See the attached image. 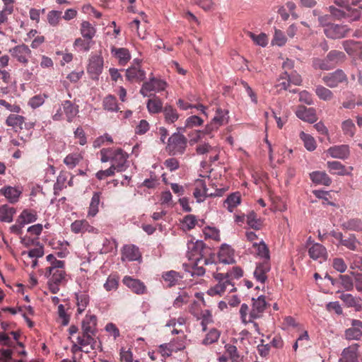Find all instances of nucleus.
<instances>
[{"label": "nucleus", "mask_w": 362, "mask_h": 362, "mask_svg": "<svg viewBox=\"0 0 362 362\" xmlns=\"http://www.w3.org/2000/svg\"><path fill=\"white\" fill-rule=\"evenodd\" d=\"M102 163L110 161L117 172L124 171L127 168L128 154L120 148H103L100 151Z\"/></svg>", "instance_id": "obj_1"}, {"label": "nucleus", "mask_w": 362, "mask_h": 362, "mask_svg": "<svg viewBox=\"0 0 362 362\" xmlns=\"http://www.w3.org/2000/svg\"><path fill=\"white\" fill-rule=\"evenodd\" d=\"M202 246L203 243L202 242L188 244V250H189L188 252V257L189 259H193L195 261L190 270H188L192 276H203L205 274V269L203 267V265L209 264V259L202 257Z\"/></svg>", "instance_id": "obj_2"}, {"label": "nucleus", "mask_w": 362, "mask_h": 362, "mask_svg": "<svg viewBox=\"0 0 362 362\" xmlns=\"http://www.w3.org/2000/svg\"><path fill=\"white\" fill-rule=\"evenodd\" d=\"M66 276L65 266L54 269H45V276L48 279L47 284L52 293H58L59 286L67 281Z\"/></svg>", "instance_id": "obj_3"}, {"label": "nucleus", "mask_w": 362, "mask_h": 362, "mask_svg": "<svg viewBox=\"0 0 362 362\" xmlns=\"http://www.w3.org/2000/svg\"><path fill=\"white\" fill-rule=\"evenodd\" d=\"M345 55L342 52L332 50L325 59H315L313 66L315 69L329 70L333 69L337 64L342 61Z\"/></svg>", "instance_id": "obj_4"}, {"label": "nucleus", "mask_w": 362, "mask_h": 362, "mask_svg": "<svg viewBox=\"0 0 362 362\" xmlns=\"http://www.w3.org/2000/svg\"><path fill=\"white\" fill-rule=\"evenodd\" d=\"M214 277L218 283L214 287H211L208 290L207 293L209 296H214L216 295H221L226 291L231 293L236 290L234 284L230 282V279L226 276L224 274L216 273L214 274Z\"/></svg>", "instance_id": "obj_5"}, {"label": "nucleus", "mask_w": 362, "mask_h": 362, "mask_svg": "<svg viewBox=\"0 0 362 362\" xmlns=\"http://www.w3.org/2000/svg\"><path fill=\"white\" fill-rule=\"evenodd\" d=\"M187 140L184 135L174 133L168 138L165 150L170 155L182 154L187 147Z\"/></svg>", "instance_id": "obj_6"}, {"label": "nucleus", "mask_w": 362, "mask_h": 362, "mask_svg": "<svg viewBox=\"0 0 362 362\" xmlns=\"http://www.w3.org/2000/svg\"><path fill=\"white\" fill-rule=\"evenodd\" d=\"M228 110L218 107L215 110V116L210 123L206 126L202 133L204 134H211L213 132L217 131L220 127L226 124L228 122Z\"/></svg>", "instance_id": "obj_7"}, {"label": "nucleus", "mask_w": 362, "mask_h": 362, "mask_svg": "<svg viewBox=\"0 0 362 362\" xmlns=\"http://www.w3.org/2000/svg\"><path fill=\"white\" fill-rule=\"evenodd\" d=\"M167 86L164 80L151 76L148 81L144 82L139 92L144 97H149L151 95V92L163 91Z\"/></svg>", "instance_id": "obj_8"}, {"label": "nucleus", "mask_w": 362, "mask_h": 362, "mask_svg": "<svg viewBox=\"0 0 362 362\" xmlns=\"http://www.w3.org/2000/svg\"><path fill=\"white\" fill-rule=\"evenodd\" d=\"M11 57L23 66H27L32 52L28 45L21 44L9 49Z\"/></svg>", "instance_id": "obj_9"}, {"label": "nucleus", "mask_w": 362, "mask_h": 362, "mask_svg": "<svg viewBox=\"0 0 362 362\" xmlns=\"http://www.w3.org/2000/svg\"><path fill=\"white\" fill-rule=\"evenodd\" d=\"M347 81L345 73L341 69H337L322 77V81L329 88H335L341 83Z\"/></svg>", "instance_id": "obj_10"}, {"label": "nucleus", "mask_w": 362, "mask_h": 362, "mask_svg": "<svg viewBox=\"0 0 362 362\" xmlns=\"http://www.w3.org/2000/svg\"><path fill=\"white\" fill-rule=\"evenodd\" d=\"M349 29L346 25L338 24H329L325 28L324 32L327 37L338 39L344 37Z\"/></svg>", "instance_id": "obj_11"}, {"label": "nucleus", "mask_w": 362, "mask_h": 362, "mask_svg": "<svg viewBox=\"0 0 362 362\" xmlns=\"http://www.w3.org/2000/svg\"><path fill=\"white\" fill-rule=\"evenodd\" d=\"M122 283L128 287L133 293L137 295H142L146 292V286L141 280L134 279L129 276H124Z\"/></svg>", "instance_id": "obj_12"}, {"label": "nucleus", "mask_w": 362, "mask_h": 362, "mask_svg": "<svg viewBox=\"0 0 362 362\" xmlns=\"http://www.w3.org/2000/svg\"><path fill=\"white\" fill-rule=\"evenodd\" d=\"M94 335L95 334H89V333L86 334V333L82 332L81 334H80L77 337V343L80 346H78L77 344H75L74 346V349L83 351L86 352L89 351L88 349L83 350V349L87 346H90L91 349H95L96 341L93 337Z\"/></svg>", "instance_id": "obj_13"}, {"label": "nucleus", "mask_w": 362, "mask_h": 362, "mask_svg": "<svg viewBox=\"0 0 362 362\" xmlns=\"http://www.w3.org/2000/svg\"><path fill=\"white\" fill-rule=\"evenodd\" d=\"M252 309L250 310V319L254 320L260 318L267 308V302L265 297L263 296H259L257 299L252 298Z\"/></svg>", "instance_id": "obj_14"}, {"label": "nucleus", "mask_w": 362, "mask_h": 362, "mask_svg": "<svg viewBox=\"0 0 362 362\" xmlns=\"http://www.w3.org/2000/svg\"><path fill=\"white\" fill-rule=\"evenodd\" d=\"M296 116L304 122L314 123L317 120L316 111L314 108H308L303 105H298L296 110Z\"/></svg>", "instance_id": "obj_15"}, {"label": "nucleus", "mask_w": 362, "mask_h": 362, "mask_svg": "<svg viewBox=\"0 0 362 362\" xmlns=\"http://www.w3.org/2000/svg\"><path fill=\"white\" fill-rule=\"evenodd\" d=\"M71 230L74 233H98V230L90 225L87 220H76L71 225Z\"/></svg>", "instance_id": "obj_16"}, {"label": "nucleus", "mask_w": 362, "mask_h": 362, "mask_svg": "<svg viewBox=\"0 0 362 362\" xmlns=\"http://www.w3.org/2000/svg\"><path fill=\"white\" fill-rule=\"evenodd\" d=\"M270 269V261L268 259H263L262 262H259L257 264L254 272V276L257 281L264 284L267 279V273Z\"/></svg>", "instance_id": "obj_17"}, {"label": "nucleus", "mask_w": 362, "mask_h": 362, "mask_svg": "<svg viewBox=\"0 0 362 362\" xmlns=\"http://www.w3.org/2000/svg\"><path fill=\"white\" fill-rule=\"evenodd\" d=\"M308 255L311 259L318 260L320 262L325 261L327 258V249L320 243H313L310 246Z\"/></svg>", "instance_id": "obj_18"}, {"label": "nucleus", "mask_w": 362, "mask_h": 362, "mask_svg": "<svg viewBox=\"0 0 362 362\" xmlns=\"http://www.w3.org/2000/svg\"><path fill=\"white\" fill-rule=\"evenodd\" d=\"M327 153L332 158L346 160L350 156V148L346 144L336 145L329 148Z\"/></svg>", "instance_id": "obj_19"}, {"label": "nucleus", "mask_w": 362, "mask_h": 362, "mask_svg": "<svg viewBox=\"0 0 362 362\" xmlns=\"http://www.w3.org/2000/svg\"><path fill=\"white\" fill-rule=\"evenodd\" d=\"M194 197L197 202H203L206 197L215 195L214 193L209 191L206 188L205 182L203 180H197L195 182V189L193 192Z\"/></svg>", "instance_id": "obj_20"}, {"label": "nucleus", "mask_w": 362, "mask_h": 362, "mask_svg": "<svg viewBox=\"0 0 362 362\" xmlns=\"http://www.w3.org/2000/svg\"><path fill=\"white\" fill-rule=\"evenodd\" d=\"M327 168L329 169V173L332 174H336L338 175H349L351 174V171L354 170L352 166H349V168H346L344 165H343L339 161H328L327 163Z\"/></svg>", "instance_id": "obj_21"}, {"label": "nucleus", "mask_w": 362, "mask_h": 362, "mask_svg": "<svg viewBox=\"0 0 362 362\" xmlns=\"http://www.w3.org/2000/svg\"><path fill=\"white\" fill-rule=\"evenodd\" d=\"M141 257L139 248L134 245H126L122 249V261H136Z\"/></svg>", "instance_id": "obj_22"}, {"label": "nucleus", "mask_w": 362, "mask_h": 362, "mask_svg": "<svg viewBox=\"0 0 362 362\" xmlns=\"http://www.w3.org/2000/svg\"><path fill=\"white\" fill-rule=\"evenodd\" d=\"M103 59L100 56H93L90 59L87 71L92 75V77L98 76L103 71Z\"/></svg>", "instance_id": "obj_23"}, {"label": "nucleus", "mask_w": 362, "mask_h": 362, "mask_svg": "<svg viewBox=\"0 0 362 362\" xmlns=\"http://www.w3.org/2000/svg\"><path fill=\"white\" fill-rule=\"evenodd\" d=\"M339 362H358V345L353 344L345 348L339 358Z\"/></svg>", "instance_id": "obj_24"}, {"label": "nucleus", "mask_w": 362, "mask_h": 362, "mask_svg": "<svg viewBox=\"0 0 362 362\" xmlns=\"http://www.w3.org/2000/svg\"><path fill=\"white\" fill-rule=\"evenodd\" d=\"M126 78L131 82L139 83L146 78V72L140 66H132L126 70Z\"/></svg>", "instance_id": "obj_25"}, {"label": "nucleus", "mask_w": 362, "mask_h": 362, "mask_svg": "<svg viewBox=\"0 0 362 362\" xmlns=\"http://www.w3.org/2000/svg\"><path fill=\"white\" fill-rule=\"evenodd\" d=\"M21 194V189L11 186H6L0 189V194L4 195L11 204L18 202Z\"/></svg>", "instance_id": "obj_26"}, {"label": "nucleus", "mask_w": 362, "mask_h": 362, "mask_svg": "<svg viewBox=\"0 0 362 362\" xmlns=\"http://www.w3.org/2000/svg\"><path fill=\"white\" fill-rule=\"evenodd\" d=\"M112 54L118 60L121 66H124L131 59L129 51L126 48H117L112 47L111 49Z\"/></svg>", "instance_id": "obj_27"}, {"label": "nucleus", "mask_w": 362, "mask_h": 362, "mask_svg": "<svg viewBox=\"0 0 362 362\" xmlns=\"http://www.w3.org/2000/svg\"><path fill=\"white\" fill-rule=\"evenodd\" d=\"M97 318L94 315H86L82 321V332L95 334L96 331Z\"/></svg>", "instance_id": "obj_28"}, {"label": "nucleus", "mask_w": 362, "mask_h": 362, "mask_svg": "<svg viewBox=\"0 0 362 362\" xmlns=\"http://www.w3.org/2000/svg\"><path fill=\"white\" fill-rule=\"evenodd\" d=\"M250 250H251V253L256 254L263 259L269 260L270 259L269 249L263 240H260L259 243H253L252 248H250Z\"/></svg>", "instance_id": "obj_29"}, {"label": "nucleus", "mask_w": 362, "mask_h": 362, "mask_svg": "<svg viewBox=\"0 0 362 362\" xmlns=\"http://www.w3.org/2000/svg\"><path fill=\"white\" fill-rule=\"evenodd\" d=\"M62 107L69 122H72L73 119L78 113V107L77 105H74L70 100L63 101L62 103Z\"/></svg>", "instance_id": "obj_30"}, {"label": "nucleus", "mask_w": 362, "mask_h": 362, "mask_svg": "<svg viewBox=\"0 0 362 362\" xmlns=\"http://www.w3.org/2000/svg\"><path fill=\"white\" fill-rule=\"evenodd\" d=\"M234 250L228 245H223L218 252V259L226 264L233 262Z\"/></svg>", "instance_id": "obj_31"}, {"label": "nucleus", "mask_w": 362, "mask_h": 362, "mask_svg": "<svg viewBox=\"0 0 362 362\" xmlns=\"http://www.w3.org/2000/svg\"><path fill=\"white\" fill-rule=\"evenodd\" d=\"M310 180L317 185L329 186L332 183L331 178L325 172L315 171L310 174Z\"/></svg>", "instance_id": "obj_32"}, {"label": "nucleus", "mask_w": 362, "mask_h": 362, "mask_svg": "<svg viewBox=\"0 0 362 362\" xmlns=\"http://www.w3.org/2000/svg\"><path fill=\"white\" fill-rule=\"evenodd\" d=\"M162 277L166 283L167 286L172 287L179 284L183 278L179 272L174 270L165 272L163 273Z\"/></svg>", "instance_id": "obj_33"}, {"label": "nucleus", "mask_w": 362, "mask_h": 362, "mask_svg": "<svg viewBox=\"0 0 362 362\" xmlns=\"http://www.w3.org/2000/svg\"><path fill=\"white\" fill-rule=\"evenodd\" d=\"M241 203L240 193L237 192L228 196L223 202V206L230 212H233L235 209Z\"/></svg>", "instance_id": "obj_34"}, {"label": "nucleus", "mask_w": 362, "mask_h": 362, "mask_svg": "<svg viewBox=\"0 0 362 362\" xmlns=\"http://www.w3.org/2000/svg\"><path fill=\"white\" fill-rule=\"evenodd\" d=\"M83 155L81 153L75 152L68 154L64 158V163L67 166L69 169H73L75 168L82 160Z\"/></svg>", "instance_id": "obj_35"}, {"label": "nucleus", "mask_w": 362, "mask_h": 362, "mask_svg": "<svg viewBox=\"0 0 362 362\" xmlns=\"http://www.w3.org/2000/svg\"><path fill=\"white\" fill-rule=\"evenodd\" d=\"M16 212V209L8 204L0 206V221L8 223L11 222Z\"/></svg>", "instance_id": "obj_36"}, {"label": "nucleus", "mask_w": 362, "mask_h": 362, "mask_svg": "<svg viewBox=\"0 0 362 362\" xmlns=\"http://www.w3.org/2000/svg\"><path fill=\"white\" fill-rule=\"evenodd\" d=\"M186 338L187 337L185 333H182V335H180L171 340L168 343L170 347V350L173 351L174 352L184 350L186 347Z\"/></svg>", "instance_id": "obj_37"}, {"label": "nucleus", "mask_w": 362, "mask_h": 362, "mask_svg": "<svg viewBox=\"0 0 362 362\" xmlns=\"http://www.w3.org/2000/svg\"><path fill=\"white\" fill-rule=\"evenodd\" d=\"M101 192L93 193L88 207V216L94 217L98 212V206L100 202Z\"/></svg>", "instance_id": "obj_38"}, {"label": "nucleus", "mask_w": 362, "mask_h": 362, "mask_svg": "<svg viewBox=\"0 0 362 362\" xmlns=\"http://www.w3.org/2000/svg\"><path fill=\"white\" fill-rule=\"evenodd\" d=\"M76 299L77 305V313L78 314H81L89 304L90 297L87 293L81 292L76 294Z\"/></svg>", "instance_id": "obj_39"}, {"label": "nucleus", "mask_w": 362, "mask_h": 362, "mask_svg": "<svg viewBox=\"0 0 362 362\" xmlns=\"http://www.w3.org/2000/svg\"><path fill=\"white\" fill-rule=\"evenodd\" d=\"M147 109L151 114L160 112L163 110V101L157 96L154 95L153 98L148 100Z\"/></svg>", "instance_id": "obj_40"}, {"label": "nucleus", "mask_w": 362, "mask_h": 362, "mask_svg": "<svg viewBox=\"0 0 362 362\" xmlns=\"http://www.w3.org/2000/svg\"><path fill=\"white\" fill-rule=\"evenodd\" d=\"M80 32L83 37L93 40L95 35L96 30L88 21H83L81 24Z\"/></svg>", "instance_id": "obj_41"}, {"label": "nucleus", "mask_w": 362, "mask_h": 362, "mask_svg": "<svg viewBox=\"0 0 362 362\" xmlns=\"http://www.w3.org/2000/svg\"><path fill=\"white\" fill-rule=\"evenodd\" d=\"M165 122L173 124L179 118L177 110L171 105H166L163 110Z\"/></svg>", "instance_id": "obj_42"}, {"label": "nucleus", "mask_w": 362, "mask_h": 362, "mask_svg": "<svg viewBox=\"0 0 362 362\" xmlns=\"http://www.w3.org/2000/svg\"><path fill=\"white\" fill-rule=\"evenodd\" d=\"M36 220L37 213L34 210L25 209L21 212L19 216V221L22 225L35 222Z\"/></svg>", "instance_id": "obj_43"}, {"label": "nucleus", "mask_w": 362, "mask_h": 362, "mask_svg": "<svg viewBox=\"0 0 362 362\" xmlns=\"http://www.w3.org/2000/svg\"><path fill=\"white\" fill-rule=\"evenodd\" d=\"M119 276L117 274H111L108 276L103 285L107 291H116L119 287Z\"/></svg>", "instance_id": "obj_44"}, {"label": "nucleus", "mask_w": 362, "mask_h": 362, "mask_svg": "<svg viewBox=\"0 0 362 362\" xmlns=\"http://www.w3.org/2000/svg\"><path fill=\"white\" fill-rule=\"evenodd\" d=\"M103 106L105 110L110 112H117L119 109L116 98L112 95H108L103 99Z\"/></svg>", "instance_id": "obj_45"}, {"label": "nucleus", "mask_w": 362, "mask_h": 362, "mask_svg": "<svg viewBox=\"0 0 362 362\" xmlns=\"http://www.w3.org/2000/svg\"><path fill=\"white\" fill-rule=\"evenodd\" d=\"M93 43V41L90 39L78 37L74 42V47L77 48L79 51L88 52Z\"/></svg>", "instance_id": "obj_46"}, {"label": "nucleus", "mask_w": 362, "mask_h": 362, "mask_svg": "<svg viewBox=\"0 0 362 362\" xmlns=\"http://www.w3.org/2000/svg\"><path fill=\"white\" fill-rule=\"evenodd\" d=\"M24 117L18 115H10L6 119V124L8 126L13 127L14 129H21L24 123Z\"/></svg>", "instance_id": "obj_47"}, {"label": "nucleus", "mask_w": 362, "mask_h": 362, "mask_svg": "<svg viewBox=\"0 0 362 362\" xmlns=\"http://www.w3.org/2000/svg\"><path fill=\"white\" fill-rule=\"evenodd\" d=\"M300 138L303 141L304 146L307 150L312 151L316 148V142L314 138L310 134L301 132L300 133Z\"/></svg>", "instance_id": "obj_48"}, {"label": "nucleus", "mask_w": 362, "mask_h": 362, "mask_svg": "<svg viewBox=\"0 0 362 362\" xmlns=\"http://www.w3.org/2000/svg\"><path fill=\"white\" fill-rule=\"evenodd\" d=\"M315 93L317 97L323 100H330L333 98V93L328 88L319 85L315 88Z\"/></svg>", "instance_id": "obj_49"}, {"label": "nucleus", "mask_w": 362, "mask_h": 362, "mask_svg": "<svg viewBox=\"0 0 362 362\" xmlns=\"http://www.w3.org/2000/svg\"><path fill=\"white\" fill-rule=\"evenodd\" d=\"M342 227L349 230L358 231L362 228V221L358 218H351L342 223Z\"/></svg>", "instance_id": "obj_50"}, {"label": "nucleus", "mask_w": 362, "mask_h": 362, "mask_svg": "<svg viewBox=\"0 0 362 362\" xmlns=\"http://www.w3.org/2000/svg\"><path fill=\"white\" fill-rule=\"evenodd\" d=\"M246 34L247 36H249L253 40V42L256 45L262 46V47L267 46V45L268 43V39H267L266 34L260 33L259 35H255V33H253L250 31H247Z\"/></svg>", "instance_id": "obj_51"}, {"label": "nucleus", "mask_w": 362, "mask_h": 362, "mask_svg": "<svg viewBox=\"0 0 362 362\" xmlns=\"http://www.w3.org/2000/svg\"><path fill=\"white\" fill-rule=\"evenodd\" d=\"M247 223L250 228L255 230H259L262 226L261 220L257 218V214L254 211H251L247 215Z\"/></svg>", "instance_id": "obj_52"}, {"label": "nucleus", "mask_w": 362, "mask_h": 362, "mask_svg": "<svg viewBox=\"0 0 362 362\" xmlns=\"http://www.w3.org/2000/svg\"><path fill=\"white\" fill-rule=\"evenodd\" d=\"M359 243L354 234H349L347 237H344L341 245L346 247L350 250H356Z\"/></svg>", "instance_id": "obj_53"}, {"label": "nucleus", "mask_w": 362, "mask_h": 362, "mask_svg": "<svg viewBox=\"0 0 362 362\" xmlns=\"http://www.w3.org/2000/svg\"><path fill=\"white\" fill-rule=\"evenodd\" d=\"M220 334L221 333L218 329L215 328L210 329L203 339L202 344L204 345H209L215 343L219 339Z\"/></svg>", "instance_id": "obj_54"}, {"label": "nucleus", "mask_w": 362, "mask_h": 362, "mask_svg": "<svg viewBox=\"0 0 362 362\" xmlns=\"http://www.w3.org/2000/svg\"><path fill=\"white\" fill-rule=\"evenodd\" d=\"M343 46L349 54L356 56V54H358V48H360V42L353 40H347L344 42Z\"/></svg>", "instance_id": "obj_55"}, {"label": "nucleus", "mask_w": 362, "mask_h": 362, "mask_svg": "<svg viewBox=\"0 0 362 362\" xmlns=\"http://www.w3.org/2000/svg\"><path fill=\"white\" fill-rule=\"evenodd\" d=\"M339 298L348 306V307H356L359 305L361 299L356 298L349 293H341Z\"/></svg>", "instance_id": "obj_56"}, {"label": "nucleus", "mask_w": 362, "mask_h": 362, "mask_svg": "<svg viewBox=\"0 0 362 362\" xmlns=\"http://www.w3.org/2000/svg\"><path fill=\"white\" fill-rule=\"evenodd\" d=\"M339 280H340L339 283L346 291H350L354 289V278L352 275H339Z\"/></svg>", "instance_id": "obj_57"}, {"label": "nucleus", "mask_w": 362, "mask_h": 362, "mask_svg": "<svg viewBox=\"0 0 362 362\" xmlns=\"http://www.w3.org/2000/svg\"><path fill=\"white\" fill-rule=\"evenodd\" d=\"M290 84L291 83L288 78V72L286 71L280 75L277 80L276 87L279 88V90H286L288 88Z\"/></svg>", "instance_id": "obj_58"}, {"label": "nucleus", "mask_w": 362, "mask_h": 362, "mask_svg": "<svg viewBox=\"0 0 362 362\" xmlns=\"http://www.w3.org/2000/svg\"><path fill=\"white\" fill-rule=\"evenodd\" d=\"M239 313L242 322L245 325L253 322L254 318L250 319V308L246 303L241 305Z\"/></svg>", "instance_id": "obj_59"}, {"label": "nucleus", "mask_w": 362, "mask_h": 362, "mask_svg": "<svg viewBox=\"0 0 362 362\" xmlns=\"http://www.w3.org/2000/svg\"><path fill=\"white\" fill-rule=\"evenodd\" d=\"M341 129L345 135L350 137L354 136L356 131V127L351 119H349L344 121L341 124Z\"/></svg>", "instance_id": "obj_60"}, {"label": "nucleus", "mask_w": 362, "mask_h": 362, "mask_svg": "<svg viewBox=\"0 0 362 362\" xmlns=\"http://www.w3.org/2000/svg\"><path fill=\"white\" fill-rule=\"evenodd\" d=\"M47 98L45 94L36 95L29 100L28 105L33 109L37 108L44 104Z\"/></svg>", "instance_id": "obj_61"}, {"label": "nucleus", "mask_w": 362, "mask_h": 362, "mask_svg": "<svg viewBox=\"0 0 362 362\" xmlns=\"http://www.w3.org/2000/svg\"><path fill=\"white\" fill-rule=\"evenodd\" d=\"M197 319L202 320V325L203 326V329L205 330L206 325L212 321L211 313L209 310H201L199 316Z\"/></svg>", "instance_id": "obj_62"}, {"label": "nucleus", "mask_w": 362, "mask_h": 362, "mask_svg": "<svg viewBox=\"0 0 362 362\" xmlns=\"http://www.w3.org/2000/svg\"><path fill=\"white\" fill-rule=\"evenodd\" d=\"M350 268L354 269H358L361 272H362V256L352 254L351 257L349 258Z\"/></svg>", "instance_id": "obj_63"}, {"label": "nucleus", "mask_w": 362, "mask_h": 362, "mask_svg": "<svg viewBox=\"0 0 362 362\" xmlns=\"http://www.w3.org/2000/svg\"><path fill=\"white\" fill-rule=\"evenodd\" d=\"M345 337L348 340H359L362 337V332L351 327L345 331Z\"/></svg>", "instance_id": "obj_64"}]
</instances>
